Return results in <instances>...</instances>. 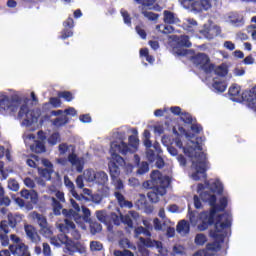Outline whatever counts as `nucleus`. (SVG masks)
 <instances>
[{
	"label": "nucleus",
	"instance_id": "f257e3e1",
	"mask_svg": "<svg viewBox=\"0 0 256 256\" xmlns=\"http://www.w3.org/2000/svg\"><path fill=\"white\" fill-rule=\"evenodd\" d=\"M202 223L198 225L199 231H207L209 225H214V230L210 231V236L217 243H224L231 228V216L229 214H219L215 218V209L201 214Z\"/></svg>",
	"mask_w": 256,
	"mask_h": 256
},
{
	"label": "nucleus",
	"instance_id": "f03ea898",
	"mask_svg": "<svg viewBox=\"0 0 256 256\" xmlns=\"http://www.w3.org/2000/svg\"><path fill=\"white\" fill-rule=\"evenodd\" d=\"M193 146L183 147L181 140L176 141L177 147L183 149L184 155L190 159H196L192 161V167L195 172L192 173V179L194 181H200V179H207V170L209 169V161L207 155L203 152V146L199 142H192Z\"/></svg>",
	"mask_w": 256,
	"mask_h": 256
},
{
	"label": "nucleus",
	"instance_id": "7ed1b4c3",
	"mask_svg": "<svg viewBox=\"0 0 256 256\" xmlns=\"http://www.w3.org/2000/svg\"><path fill=\"white\" fill-rule=\"evenodd\" d=\"M110 151L113 161L109 162L108 169L110 171V177L112 181H115V179H118V177L121 175V170L119 169L118 165L125 163V160L123 157H121V155H127L131 149L127 143L122 141L120 144L113 142L111 144ZM119 153H121V155H119Z\"/></svg>",
	"mask_w": 256,
	"mask_h": 256
},
{
	"label": "nucleus",
	"instance_id": "20e7f679",
	"mask_svg": "<svg viewBox=\"0 0 256 256\" xmlns=\"http://www.w3.org/2000/svg\"><path fill=\"white\" fill-rule=\"evenodd\" d=\"M228 94L231 101H235L236 103H241V101H244V103H246L247 107L250 109H253V107L256 108V86L241 93V86L234 84L229 88Z\"/></svg>",
	"mask_w": 256,
	"mask_h": 256
},
{
	"label": "nucleus",
	"instance_id": "39448f33",
	"mask_svg": "<svg viewBox=\"0 0 256 256\" xmlns=\"http://www.w3.org/2000/svg\"><path fill=\"white\" fill-rule=\"evenodd\" d=\"M171 185V178L163 176L159 170H153L150 174V180L143 183L145 188L160 187L161 193H167V188Z\"/></svg>",
	"mask_w": 256,
	"mask_h": 256
},
{
	"label": "nucleus",
	"instance_id": "423d86ee",
	"mask_svg": "<svg viewBox=\"0 0 256 256\" xmlns=\"http://www.w3.org/2000/svg\"><path fill=\"white\" fill-rule=\"evenodd\" d=\"M192 63L195 67H199L206 75H211L215 69V64L211 63V59L205 53H198L192 57Z\"/></svg>",
	"mask_w": 256,
	"mask_h": 256
},
{
	"label": "nucleus",
	"instance_id": "0eeeda50",
	"mask_svg": "<svg viewBox=\"0 0 256 256\" xmlns=\"http://www.w3.org/2000/svg\"><path fill=\"white\" fill-rule=\"evenodd\" d=\"M61 233H70L75 241L81 239V233L77 230L75 223L69 219H65L63 224H59Z\"/></svg>",
	"mask_w": 256,
	"mask_h": 256
},
{
	"label": "nucleus",
	"instance_id": "6e6552de",
	"mask_svg": "<svg viewBox=\"0 0 256 256\" xmlns=\"http://www.w3.org/2000/svg\"><path fill=\"white\" fill-rule=\"evenodd\" d=\"M87 181L92 183H97V185H105L109 181V176L103 171L95 172L93 170H88L86 173Z\"/></svg>",
	"mask_w": 256,
	"mask_h": 256
},
{
	"label": "nucleus",
	"instance_id": "1a4fd4ad",
	"mask_svg": "<svg viewBox=\"0 0 256 256\" xmlns=\"http://www.w3.org/2000/svg\"><path fill=\"white\" fill-rule=\"evenodd\" d=\"M12 255H18V256H24L28 253V248L25 244H17V245H10L9 250H1L0 256H11Z\"/></svg>",
	"mask_w": 256,
	"mask_h": 256
},
{
	"label": "nucleus",
	"instance_id": "9d476101",
	"mask_svg": "<svg viewBox=\"0 0 256 256\" xmlns=\"http://www.w3.org/2000/svg\"><path fill=\"white\" fill-rule=\"evenodd\" d=\"M23 117H26L23 121L24 125L27 127L33 125L35 115H33V111L29 110V106L27 104H23L18 112V118L23 119Z\"/></svg>",
	"mask_w": 256,
	"mask_h": 256
},
{
	"label": "nucleus",
	"instance_id": "9b49d317",
	"mask_svg": "<svg viewBox=\"0 0 256 256\" xmlns=\"http://www.w3.org/2000/svg\"><path fill=\"white\" fill-rule=\"evenodd\" d=\"M24 231L26 233L27 239L31 241V243H35L37 245L41 242V236H39V232H37V228H35L31 224L24 225Z\"/></svg>",
	"mask_w": 256,
	"mask_h": 256
},
{
	"label": "nucleus",
	"instance_id": "f8f14e48",
	"mask_svg": "<svg viewBox=\"0 0 256 256\" xmlns=\"http://www.w3.org/2000/svg\"><path fill=\"white\" fill-rule=\"evenodd\" d=\"M140 243L144 245V247L148 248H153L156 247L158 249V252L163 255V251H165V248H163V242L162 241H157V240H152L151 238H139Z\"/></svg>",
	"mask_w": 256,
	"mask_h": 256
},
{
	"label": "nucleus",
	"instance_id": "ddd939ff",
	"mask_svg": "<svg viewBox=\"0 0 256 256\" xmlns=\"http://www.w3.org/2000/svg\"><path fill=\"white\" fill-rule=\"evenodd\" d=\"M184 3H189L197 11H207L211 9V1L209 0H183Z\"/></svg>",
	"mask_w": 256,
	"mask_h": 256
},
{
	"label": "nucleus",
	"instance_id": "4468645a",
	"mask_svg": "<svg viewBox=\"0 0 256 256\" xmlns=\"http://www.w3.org/2000/svg\"><path fill=\"white\" fill-rule=\"evenodd\" d=\"M85 251V246L81 242L70 240V244H68V248L65 253L75 255V253H85Z\"/></svg>",
	"mask_w": 256,
	"mask_h": 256
},
{
	"label": "nucleus",
	"instance_id": "2eb2a0df",
	"mask_svg": "<svg viewBox=\"0 0 256 256\" xmlns=\"http://www.w3.org/2000/svg\"><path fill=\"white\" fill-rule=\"evenodd\" d=\"M64 185L67 187L68 191H70L74 199H76L77 201H83V199H85V196H83V194L77 193V190H75V184L67 176L64 177Z\"/></svg>",
	"mask_w": 256,
	"mask_h": 256
},
{
	"label": "nucleus",
	"instance_id": "dca6fc26",
	"mask_svg": "<svg viewBox=\"0 0 256 256\" xmlns=\"http://www.w3.org/2000/svg\"><path fill=\"white\" fill-rule=\"evenodd\" d=\"M151 191L147 193V197L150 201V203H159L160 197H163V195H166L167 193L161 192V187L158 186H152Z\"/></svg>",
	"mask_w": 256,
	"mask_h": 256
},
{
	"label": "nucleus",
	"instance_id": "f3484780",
	"mask_svg": "<svg viewBox=\"0 0 256 256\" xmlns=\"http://www.w3.org/2000/svg\"><path fill=\"white\" fill-rule=\"evenodd\" d=\"M32 217H33V219L37 220V223H38L39 227L41 228V231H44V233H47V231H49V227H47V225H48L47 218L45 216H43L42 214H39L37 212H33Z\"/></svg>",
	"mask_w": 256,
	"mask_h": 256
},
{
	"label": "nucleus",
	"instance_id": "a211bd4d",
	"mask_svg": "<svg viewBox=\"0 0 256 256\" xmlns=\"http://www.w3.org/2000/svg\"><path fill=\"white\" fill-rule=\"evenodd\" d=\"M68 161L76 167V171L78 173H83V164L81 163V159L75 154V152H72L71 154L68 155Z\"/></svg>",
	"mask_w": 256,
	"mask_h": 256
},
{
	"label": "nucleus",
	"instance_id": "6ab92c4d",
	"mask_svg": "<svg viewBox=\"0 0 256 256\" xmlns=\"http://www.w3.org/2000/svg\"><path fill=\"white\" fill-rule=\"evenodd\" d=\"M163 15V21L166 23V25H176V23H179V18L175 13L169 10H164Z\"/></svg>",
	"mask_w": 256,
	"mask_h": 256
},
{
	"label": "nucleus",
	"instance_id": "aec40b11",
	"mask_svg": "<svg viewBox=\"0 0 256 256\" xmlns=\"http://www.w3.org/2000/svg\"><path fill=\"white\" fill-rule=\"evenodd\" d=\"M114 197H116V200L118 201L120 207H127V209H133V202L125 200V196L121 192H114Z\"/></svg>",
	"mask_w": 256,
	"mask_h": 256
},
{
	"label": "nucleus",
	"instance_id": "412c9836",
	"mask_svg": "<svg viewBox=\"0 0 256 256\" xmlns=\"http://www.w3.org/2000/svg\"><path fill=\"white\" fill-rule=\"evenodd\" d=\"M200 199L204 203H209L211 207L217 203V196L215 194H211V192L208 191L201 192Z\"/></svg>",
	"mask_w": 256,
	"mask_h": 256
},
{
	"label": "nucleus",
	"instance_id": "4be33fe9",
	"mask_svg": "<svg viewBox=\"0 0 256 256\" xmlns=\"http://www.w3.org/2000/svg\"><path fill=\"white\" fill-rule=\"evenodd\" d=\"M176 231L183 235H189V232L191 231V224L187 220H181L176 226Z\"/></svg>",
	"mask_w": 256,
	"mask_h": 256
},
{
	"label": "nucleus",
	"instance_id": "5701e85b",
	"mask_svg": "<svg viewBox=\"0 0 256 256\" xmlns=\"http://www.w3.org/2000/svg\"><path fill=\"white\" fill-rule=\"evenodd\" d=\"M23 221V215L21 214H8V223L9 227L15 229Z\"/></svg>",
	"mask_w": 256,
	"mask_h": 256
},
{
	"label": "nucleus",
	"instance_id": "b1692460",
	"mask_svg": "<svg viewBox=\"0 0 256 256\" xmlns=\"http://www.w3.org/2000/svg\"><path fill=\"white\" fill-rule=\"evenodd\" d=\"M52 106L54 109H59L61 107L62 102L60 97H50L49 102L43 104L42 109L46 110L49 109V106Z\"/></svg>",
	"mask_w": 256,
	"mask_h": 256
},
{
	"label": "nucleus",
	"instance_id": "393cba45",
	"mask_svg": "<svg viewBox=\"0 0 256 256\" xmlns=\"http://www.w3.org/2000/svg\"><path fill=\"white\" fill-rule=\"evenodd\" d=\"M227 205H229V200L227 197L223 196L219 199V204L216 202L214 205H212L211 209H215L216 214L217 211H225V209H227Z\"/></svg>",
	"mask_w": 256,
	"mask_h": 256
},
{
	"label": "nucleus",
	"instance_id": "a878e982",
	"mask_svg": "<svg viewBox=\"0 0 256 256\" xmlns=\"http://www.w3.org/2000/svg\"><path fill=\"white\" fill-rule=\"evenodd\" d=\"M70 119L67 115H63V116H60V117H57L55 118L54 120H52V125L54 127H65V125L69 124L70 123Z\"/></svg>",
	"mask_w": 256,
	"mask_h": 256
},
{
	"label": "nucleus",
	"instance_id": "bb28decb",
	"mask_svg": "<svg viewBox=\"0 0 256 256\" xmlns=\"http://www.w3.org/2000/svg\"><path fill=\"white\" fill-rule=\"evenodd\" d=\"M212 87L215 89V91H217V93H225L227 90V82L219 81L217 78H214Z\"/></svg>",
	"mask_w": 256,
	"mask_h": 256
},
{
	"label": "nucleus",
	"instance_id": "cd10ccee",
	"mask_svg": "<svg viewBox=\"0 0 256 256\" xmlns=\"http://www.w3.org/2000/svg\"><path fill=\"white\" fill-rule=\"evenodd\" d=\"M175 41L177 43L178 47H186L189 49L191 47V41H189V36L187 35H181V36H175Z\"/></svg>",
	"mask_w": 256,
	"mask_h": 256
},
{
	"label": "nucleus",
	"instance_id": "c85d7f7f",
	"mask_svg": "<svg viewBox=\"0 0 256 256\" xmlns=\"http://www.w3.org/2000/svg\"><path fill=\"white\" fill-rule=\"evenodd\" d=\"M30 149L33 153H45V151H47L45 143L40 140H36L34 144L30 146Z\"/></svg>",
	"mask_w": 256,
	"mask_h": 256
},
{
	"label": "nucleus",
	"instance_id": "c756f323",
	"mask_svg": "<svg viewBox=\"0 0 256 256\" xmlns=\"http://www.w3.org/2000/svg\"><path fill=\"white\" fill-rule=\"evenodd\" d=\"M215 75H218V77H227L229 73V68L225 64H221L220 66H215L213 72Z\"/></svg>",
	"mask_w": 256,
	"mask_h": 256
},
{
	"label": "nucleus",
	"instance_id": "7c9ffc66",
	"mask_svg": "<svg viewBox=\"0 0 256 256\" xmlns=\"http://www.w3.org/2000/svg\"><path fill=\"white\" fill-rule=\"evenodd\" d=\"M228 19L230 23H232V25H235L236 27H241V25H243V17H241L238 13H230Z\"/></svg>",
	"mask_w": 256,
	"mask_h": 256
},
{
	"label": "nucleus",
	"instance_id": "2f4dec72",
	"mask_svg": "<svg viewBox=\"0 0 256 256\" xmlns=\"http://www.w3.org/2000/svg\"><path fill=\"white\" fill-rule=\"evenodd\" d=\"M121 223H123V225H126L125 227L126 232L131 233V231H133L134 226H133V219H131V216L121 215Z\"/></svg>",
	"mask_w": 256,
	"mask_h": 256
},
{
	"label": "nucleus",
	"instance_id": "473e14b6",
	"mask_svg": "<svg viewBox=\"0 0 256 256\" xmlns=\"http://www.w3.org/2000/svg\"><path fill=\"white\" fill-rule=\"evenodd\" d=\"M11 205V198L5 196V189L0 184V207H9Z\"/></svg>",
	"mask_w": 256,
	"mask_h": 256
},
{
	"label": "nucleus",
	"instance_id": "72a5a7b5",
	"mask_svg": "<svg viewBox=\"0 0 256 256\" xmlns=\"http://www.w3.org/2000/svg\"><path fill=\"white\" fill-rule=\"evenodd\" d=\"M96 217L100 223H104V225L109 227V214L107 213V210L96 211Z\"/></svg>",
	"mask_w": 256,
	"mask_h": 256
},
{
	"label": "nucleus",
	"instance_id": "f704fd0d",
	"mask_svg": "<svg viewBox=\"0 0 256 256\" xmlns=\"http://www.w3.org/2000/svg\"><path fill=\"white\" fill-rule=\"evenodd\" d=\"M145 7H151V6H145L142 5V7H139L141 13L148 19L149 21H157L159 19V14L154 13V12H149L145 10Z\"/></svg>",
	"mask_w": 256,
	"mask_h": 256
},
{
	"label": "nucleus",
	"instance_id": "c9c22d12",
	"mask_svg": "<svg viewBox=\"0 0 256 256\" xmlns=\"http://www.w3.org/2000/svg\"><path fill=\"white\" fill-rule=\"evenodd\" d=\"M53 169H49V168H39L38 169V173L40 175V177H42L43 179H46V181H51V176L53 175Z\"/></svg>",
	"mask_w": 256,
	"mask_h": 256
},
{
	"label": "nucleus",
	"instance_id": "e433bc0d",
	"mask_svg": "<svg viewBox=\"0 0 256 256\" xmlns=\"http://www.w3.org/2000/svg\"><path fill=\"white\" fill-rule=\"evenodd\" d=\"M217 29L215 27H208L201 31V33L206 37V39H214L217 37V33H215Z\"/></svg>",
	"mask_w": 256,
	"mask_h": 256
},
{
	"label": "nucleus",
	"instance_id": "4c0bfd02",
	"mask_svg": "<svg viewBox=\"0 0 256 256\" xmlns=\"http://www.w3.org/2000/svg\"><path fill=\"white\" fill-rule=\"evenodd\" d=\"M52 207L54 211V215H61V211H63V204L57 200V198L52 197Z\"/></svg>",
	"mask_w": 256,
	"mask_h": 256
},
{
	"label": "nucleus",
	"instance_id": "58836bf2",
	"mask_svg": "<svg viewBox=\"0 0 256 256\" xmlns=\"http://www.w3.org/2000/svg\"><path fill=\"white\" fill-rule=\"evenodd\" d=\"M194 243L198 247H203L207 243V236L203 233L196 234Z\"/></svg>",
	"mask_w": 256,
	"mask_h": 256
},
{
	"label": "nucleus",
	"instance_id": "ea45409f",
	"mask_svg": "<svg viewBox=\"0 0 256 256\" xmlns=\"http://www.w3.org/2000/svg\"><path fill=\"white\" fill-rule=\"evenodd\" d=\"M49 145L55 146L58 143H61V134L59 132L52 133L48 138Z\"/></svg>",
	"mask_w": 256,
	"mask_h": 256
},
{
	"label": "nucleus",
	"instance_id": "a19ab883",
	"mask_svg": "<svg viewBox=\"0 0 256 256\" xmlns=\"http://www.w3.org/2000/svg\"><path fill=\"white\" fill-rule=\"evenodd\" d=\"M112 225H121V217L117 215L115 212H112L109 214V226L111 227Z\"/></svg>",
	"mask_w": 256,
	"mask_h": 256
},
{
	"label": "nucleus",
	"instance_id": "79ce46f5",
	"mask_svg": "<svg viewBox=\"0 0 256 256\" xmlns=\"http://www.w3.org/2000/svg\"><path fill=\"white\" fill-rule=\"evenodd\" d=\"M58 239L60 242V246L65 245V251H67V249L69 248V244L71 243V239L69 238V236L65 233L58 234Z\"/></svg>",
	"mask_w": 256,
	"mask_h": 256
},
{
	"label": "nucleus",
	"instance_id": "37998d69",
	"mask_svg": "<svg viewBox=\"0 0 256 256\" xmlns=\"http://www.w3.org/2000/svg\"><path fill=\"white\" fill-rule=\"evenodd\" d=\"M57 95L60 99L66 100L67 103H71V101L74 99L73 93H71V91H59L57 92Z\"/></svg>",
	"mask_w": 256,
	"mask_h": 256
},
{
	"label": "nucleus",
	"instance_id": "c03bdc74",
	"mask_svg": "<svg viewBox=\"0 0 256 256\" xmlns=\"http://www.w3.org/2000/svg\"><path fill=\"white\" fill-rule=\"evenodd\" d=\"M89 223H90V231L92 235H96V233H101V231L103 230V226H101L99 222L90 221Z\"/></svg>",
	"mask_w": 256,
	"mask_h": 256
},
{
	"label": "nucleus",
	"instance_id": "a18cd8bd",
	"mask_svg": "<svg viewBox=\"0 0 256 256\" xmlns=\"http://www.w3.org/2000/svg\"><path fill=\"white\" fill-rule=\"evenodd\" d=\"M83 222L91 223V210L85 206H82Z\"/></svg>",
	"mask_w": 256,
	"mask_h": 256
},
{
	"label": "nucleus",
	"instance_id": "49530a36",
	"mask_svg": "<svg viewBox=\"0 0 256 256\" xmlns=\"http://www.w3.org/2000/svg\"><path fill=\"white\" fill-rule=\"evenodd\" d=\"M161 28H163L162 33L164 35H169V34H171V33H173L175 31V28H173V26H171V25H167V26H165V25H157L156 26V29H159V31H161Z\"/></svg>",
	"mask_w": 256,
	"mask_h": 256
},
{
	"label": "nucleus",
	"instance_id": "de8ad7c7",
	"mask_svg": "<svg viewBox=\"0 0 256 256\" xmlns=\"http://www.w3.org/2000/svg\"><path fill=\"white\" fill-rule=\"evenodd\" d=\"M180 116L183 123H186L187 125H193V116H191V114L188 112H182Z\"/></svg>",
	"mask_w": 256,
	"mask_h": 256
},
{
	"label": "nucleus",
	"instance_id": "09e8293b",
	"mask_svg": "<svg viewBox=\"0 0 256 256\" xmlns=\"http://www.w3.org/2000/svg\"><path fill=\"white\" fill-rule=\"evenodd\" d=\"M0 107L1 109H4V111L11 109V100H9L8 97L0 99Z\"/></svg>",
	"mask_w": 256,
	"mask_h": 256
},
{
	"label": "nucleus",
	"instance_id": "8fccbe9b",
	"mask_svg": "<svg viewBox=\"0 0 256 256\" xmlns=\"http://www.w3.org/2000/svg\"><path fill=\"white\" fill-rule=\"evenodd\" d=\"M128 143L130 147H133V149H137L139 147V138L135 135H131L128 138Z\"/></svg>",
	"mask_w": 256,
	"mask_h": 256
},
{
	"label": "nucleus",
	"instance_id": "3c124183",
	"mask_svg": "<svg viewBox=\"0 0 256 256\" xmlns=\"http://www.w3.org/2000/svg\"><path fill=\"white\" fill-rule=\"evenodd\" d=\"M77 210H73V209H63L62 210V214L64 215V217H67L66 219H73L75 217V215H77Z\"/></svg>",
	"mask_w": 256,
	"mask_h": 256
},
{
	"label": "nucleus",
	"instance_id": "603ef678",
	"mask_svg": "<svg viewBox=\"0 0 256 256\" xmlns=\"http://www.w3.org/2000/svg\"><path fill=\"white\" fill-rule=\"evenodd\" d=\"M149 172V163L142 162L139 169L137 170L138 175H145Z\"/></svg>",
	"mask_w": 256,
	"mask_h": 256
},
{
	"label": "nucleus",
	"instance_id": "864d4df0",
	"mask_svg": "<svg viewBox=\"0 0 256 256\" xmlns=\"http://www.w3.org/2000/svg\"><path fill=\"white\" fill-rule=\"evenodd\" d=\"M120 245H123L124 247H126L127 249H132L133 251H135V249H137V247H135V244H133L129 239L125 238L123 240L120 241Z\"/></svg>",
	"mask_w": 256,
	"mask_h": 256
},
{
	"label": "nucleus",
	"instance_id": "5fc2aeb1",
	"mask_svg": "<svg viewBox=\"0 0 256 256\" xmlns=\"http://www.w3.org/2000/svg\"><path fill=\"white\" fill-rule=\"evenodd\" d=\"M69 37H73V30L71 28H64L61 32L60 39H69Z\"/></svg>",
	"mask_w": 256,
	"mask_h": 256
},
{
	"label": "nucleus",
	"instance_id": "6e6d98bb",
	"mask_svg": "<svg viewBox=\"0 0 256 256\" xmlns=\"http://www.w3.org/2000/svg\"><path fill=\"white\" fill-rule=\"evenodd\" d=\"M8 188L11 191H19V182H17V180L12 179L8 181Z\"/></svg>",
	"mask_w": 256,
	"mask_h": 256
},
{
	"label": "nucleus",
	"instance_id": "4d7b16f0",
	"mask_svg": "<svg viewBox=\"0 0 256 256\" xmlns=\"http://www.w3.org/2000/svg\"><path fill=\"white\" fill-rule=\"evenodd\" d=\"M90 249L91 251H101L103 249V244H101V242L92 241L90 243Z\"/></svg>",
	"mask_w": 256,
	"mask_h": 256
},
{
	"label": "nucleus",
	"instance_id": "13d9d810",
	"mask_svg": "<svg viewBox=\"0 0 256 256\" xmlns=\"http://www.w3.org/2000/svg\"><path fill=\"white\" fill-rule=\"evenodd\" d=\"M114 255L115 256H135V254H133V252H131V250H127V249H125L123 251L116 250V251H114Z\"/></svg>",
	"mask_w": 256,
	"mask_h": 256
},
{
	"label": "nucleus",
	"instance_id": "bf43d9fd",
	"mask_svg": "<svg viewBox=\"0 0 256 256\" xmlns=\"http://www.w3.org/2000/svg\"><path fill=\"white\" fill-rule=\"evenodd\" d=\"M69 147H73V145H67V143H61L58 146V150L60 155H65V153H67V151H69Z\"/></svg>",
	"mask_w": 256,
	"mask_h": 256
},
{
	"label": "nucleus",
	"instance_id": "052dcab7",
	"mask_svg": "<svg viewBox=\"0 0 256 256\" xmlns=\"http://www.w3.org/2000/svg\"><path fill=\"white\" fill-rule=\"evenodd\" d=\"M121 15L124 19V23L126 25H131V15H129V12L127 10H121Z\"/></svg>",
	"mask_w": 256,
	"mask_h": 256
},
{
	"label": "nucleus",
	"instance_id": "680f3d73",
	"mask_svg": "<svg viewBox=\"0 0 256 256\" xmlns=\"http://www.w3.org/2000/svg\"><path fill=\"white\" fill-rule=\"evenodd\" d=\"M63 27L65 29H73V27H75V21L73 20V18H67V20L63 22Z\"/></svg>",
	"mask_w": 256,
	"mask_h": 256
},
{
	"label": "nucleus",
	"instance_id": "e2e57ef3",
	"mask_svg": "<svg viewBox=\"0 0 256 256\" xmlns=\"http://www.w3.org/2000/svg\"><path fill=\"white\" fill-rule=\"evenodd\" d=\"M0 229H1V231H3V233H5L7 235V233H9V231H11L9 229V222L7 220H2L0 222Z\"/></svg>",
	"mask_w": 256,
	"mask_h": 256
},
{
	"label": "nucleus",
	"instance_id": "0e129e2a",
	"mask_svg": "<svg viewBox=\"0 0 256 256\" xmlns=\"http://www.w3.org/2000/svg\"><path fill=\"white\" fill-rule=\"evenodd\" d=\"M43 250L42 253L44 256H51V246H49V243L44 242L42 244Z\"/></svg>",
	"mask_w": 256,
	"mask_h": 256
},
{
	"label": "nucleus",
	"instance_id": "69168bd1",
	"mask_svg": "<svg viewBox=\"0 0 256 256\" xmlns=\"http://www.w3.org/2000/svg\"><path fill=\"white\" fill-rule=\"evenodd\" d=\"M100 195L105 197H109L110 193H111V189L108 186L102 185L101 189H100Z\"/></svg>",
	"mask_w": 256,
	"mask_h": 256
},
{
	"label": "nucleus",
	"instance_id": "338daca9",
	"mask_svg": "<svg viewBox=\"0 0 256 256\" xmlns=\"http://www.w3.org/2000/svg\"><path fill=\"white\" fill-rule=\"evenodd\" d=\"M137 34L141 37V39H147V32L143 27L141 26H136L135 27Z\"/></svg>",
	"mask_w": 256,
	"mask_h": 256
},
{
	"label": "nucleus",
	"instance_id": "774afa93",
	"mask_svg": "<svg viewBox=\"0 0 256 256\" xmlns=\"http://www.w3.org/2000/svg\"><path fill=\"white\" fill-rule=\"evenodd\" d=\"M92 203L99 205L103 201L104 197L101 194H92L91 195Z\"/></svg>",
	"mask_w": 256,
	"mask_h": 256
}]
</instances>
